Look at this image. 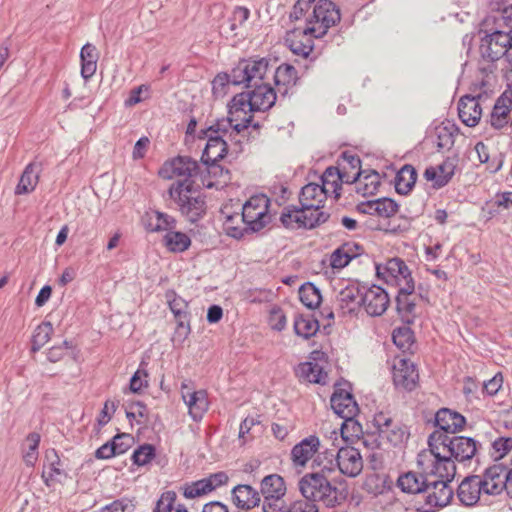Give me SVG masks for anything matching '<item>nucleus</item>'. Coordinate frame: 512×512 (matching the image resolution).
<instances>
[{
  "label": "nucleus",
  "instance_id": "4be33fe9",
  "mask_svg": "<svg viewBox=\"0 0 512 512\" xmlns=\"http://www.w3.org/2000/svg\"><path fill=\"white\" fill-rule=\"evenodd\" d=\"M362 286L351 284L341 289L337 296L339 310L343 316L355 315L362 307Z\"/></svg>",
  "mask_w": 512,
  "mask_h": 512
},
{
  "label": "nucleus",
  "instance_id": "8fccbe9b",
  "mask_svg": "<svg viewBox=\"0 0 512 512\" xmlns=\"http://www.w3.org/2000/svg\"><path fill=\"white\" fill-rule=\"evenodd\" d=\"M299 298L302 304L309 309L319 307L322 300L319 288L311 282H306L300 287Z\"/></svg>",
  "mask_w": 512,
  "mask_h": 512
},
{
  "label": "nucleus",
  "instance_id": "de8ad7c7",
  "mask_svg": "<svg viewBox=\"0 0 512 512\" xmlns=\"http://www.w3.org/2000/svg\"><path fill=\"white\" fill-rule=\"evenodd\" d=\"M319 330V322L312 315L299 314L294 319V331L296 335L309 339Z\"/></svg>",
  "mask_w": 512,
  "mask_h": 512
},
{
  "label": "nucleus",
  "instance_id": "a19ab883",
  "mask_svg": "<svg viewBox=\"0 0 512 512\" xmlns=\"http://www.w3.org/2000/svg\"><path fill=\"white\" fill-rule=\"evenodd\" d=\"M286 486L284 479L278 474H270L265 476L260 485V496L263 498L284 497Z\"/></svg>",
  "mask_w": 512,
  "mask_h": 512
},
{
  "label": "nucleus",
  "instance_id": "9b49d317",
  "mask_svg": "<svg viewBox=\"0 0 512 512\" xmlns=\"http://www.w3.org/2000/svg\"><path fill=\"white\" fill-rule=\"evenodd\" d=\"M199 173V164L189 156H177L167 161L160 169L159 174L165 179L178 177L176 182H187L194 185L193 177Z\"/></svg>",
  "mask_w": 512,
  "mask_h": 512
},
{
  "label": "nucleus",
  "instance_id": "3c124183",
  "mask_svg": "<svg viewBox=\"0 0 512 512\" xmlns=\"http://www.w3.org/2000/svg\"><path fill=\"white\" fill-rule=\"evenodd\" d=\"M313 467H319V470L315 473H321L326 479H329L330 475L338 469L337 455L332 452H325L324 455L319 454L313 459Z\"/></svg>",
  "mask_w": 512,
  "mask_h": 512
},
{
  "label": "nucleus",
  "instance_id": "f8f14e48",
  "mask_svg": "<svg viewBox=\"0 0 512 512\" xmlns=\"http://www.w3.org/2000/svg\"><path fill=\"white\" fill-rule=\"evenodd\" d=\"M490 96L470 87V93L462 96L458 102V116L463 124L475 127L482 116L481 102Z\"/></svg>",
  "mask_w": 512,
  "mask_h": 512
},
{
  "label": "nucleus",
  "instance_id": "e433bc0d",
  "mask_svg": "<svg viewBox=\"0 0 512 512\" xmlns=\"http://www.w3.org/2000/svg\"><path fill=\"white\" fill-rule=\"evenodd\" d=\"M254 112L249 91L235 95L228 105V116L225 119H233V123L240 122L242 118L251 116Z\"/></svg>",
  "mask_w": 512,
  "mask_h": 512
},
{
  "label": "nucleus",
  "instance_id": "69168bd1",
  "mask_svg": "<svg viewBox=\"0 0 512 512\" xmlns=\"http://www.w3.org/2000/svg\"><path fill=\"white\" fill-rule=\"evenodd\" d=\"M289 506H287L283 500V497H265L262 504L263 512H288Z\"/></svg>",
  "mask_w": 512,
  "mask_h": 512
},
{
  "label": "nucleus",
  "instance_id": "5fc2aeb1",
  "mask_svg": "<svg viewBox=\"0 0 512 512\" xmlns=\"http://www.w3.org/2000/svg\"><path fill=\"white\" fill-rule=\"evenodd\" d=\"M394 344L401 350H409L414 342V334L410 327L404 326L394 329L392 333Z\"/></svg>",
  "mask_w": 512,
  "mask_h": 512
},
{
  "label": "nucleus",
  "instance_id": "6e6d98bb",
  "mask_svg": "<svg viewBox=\"0 0 512 512\" xmlns=\"http://www.w3.org/2000/svg\"><path fill=\"white\" fill-rule=\"evenodd\" d=\"M209 485L210 483H207L205 478L191 482L190 484L185 485L183 495L187 499H194L207 495L212 492Z\"/></svg>",
  "mask_w": 512,
  "mask_h": 512
},
{
  "label": "nucleus",
  "instance_id": "7c9ffc66",
  "mask_svg": "<svg viewBox=\"0 0 512 512\" xmlns=\"http://www.w3.org/2000/svg\"><path fill=\"white\" fill-rule=\"evenodd\" d=\"M484 494L479 475L467 476L458 486L457 497L465 506L475 505Z\"/></svg>",
  "mask_w": 512,
  "mask_h": 512
},
{
  "label": "nucleus",
  "instance_id": "473e14b6",
  "mask_svg": "<svg viewBox=\"0 0 512 512\" xmlns=\"http://www.w3.org/2000/svg\"><path fill=\"white\" fill-rule=\"evenodd\" d=\"M428 483L429 480L426 476L413 471L400 475L397 480V486L404 493L414 494L420 498H423Z\"/></svg>",
  "mask_w": 512,
  "mask_h": 512
},
{
  "label": "nucleus",
  "instance_id": "c9c22d12",
  "mask_svg": "<svg viewBox=\"0 0 512 512\" xmlns=\"http://www.w3.org/2000/svg\"><path fill=\"white\" fill-rule=\"evenodd\" d=\"M512 109V97L503 93L495 102L490 114V124L494 129H502L509 122Z\"/></svg>",
  "mask_w": 512,
  "mask_h": 512
},
{
  "label": "nucleus",
  "instance_id": "0e129e2a",
  "mask_svg": "<svg viewBox=\"0 0 512 512\" xmlns=\"http://www.w3.org/2000/svg\"><path fill=\"white\" fill-rule=\"evenodd\" d=\"M177 495L174 491H166L156 503L154 512H171L176 501Z\"/></svg>",
  "mask_w": 512,
  "mask_h": 512
},
{
  "label": "nucleus",
  "instance_id": "b1692460",
  "mask_svg": "<svg viewBox=\"0 0 512 512\" xmlns=\"http://www.w3.org/2000/svg\"><path fill=\"white\" fill-rule=\"evenodd\" d=\"M435 424L439 428L435 432H444L446 435L455 434L464 429L466 418L457 411L441 408L436 412Z\"/></svg>",
  "mask_w": 512,
  "mask_h": 512
},
{
  "label": "nucleus",
  "instance_id": "5701e85b",
  "mask_svg": "<svg viewBox=\"0 0 512 512\" xmlns=\"http://www.w3.org/2000/svg\"><path fill=\"white\" fill-rule=\"evenodd\" d=\"M395 300L396 310L401 320L407 325L414 323L416 318L415 284L412 285V288L398 289Z\"/></svg>",
  "mask_w": 512,
  "mask_h": 512
},
{
  "label": "nucleus",
  "instance_id": "39448f33",
  "mask_svg": "<svg viewBox=\"0 0 512 512\" xmlns=\"http://www.w3.org/2000/svg\"><path fill=\"white\" fill-rule=\"evenodd\" d=\"M428 446L434 447V450L442 448L457 462L464 463L470 461L478 450V442L472 437L450 436L444 432H433L428 437Z\"/></svg>",
  "mask_w": 512,
  "mask_h": 512
},
{
  "label": "nucleus",
  "instance_id": "423d86ee",
  "mask_svg": "<svg viewBox=\"0 0 512 512\" xmlns=\"http://www.w3.org/2000/svg\"><path fill=\"white\" fill-rule=\"evenodd\" d=\"M271 70V60L266 57L241 59L231 70L232 84L251 88L265 82Z\"/></svg>",
  "mask_w": 512,
  "mask_h": 512
},
{
  "label": "nucleus",
  "instance_id": "aec40b11",
  "mask_svg": "<svg viewBox=\"0 0 512 512\" xmlns=\"http://www.w3.org/2000/svg\"><path fill=\"white\" fill-rule=\"evenodd\" d=\"M506 470L503 464H494L485 469L480 476L484 494L496 496L504 491Z\"/></svg>",
  "mask_w": 512,
  "mask_h": 512
},
{
  "label": "nucleus",
  "instance_id": "4d7b16f0",
  "mask_svg": "<svg viewBox=\"0 0 512 512\" xmlns=\"http://www.w3.org/2000/svg\"><path fill=\"white\" fill-rule=\"evenodd\" d=\"M156 450L151 444H143L134 450L132 454V461L137 466H144L151 462L155 457Z\"/></svg>",
  "mask_w": 512,
  "mask_h": 512
},
{
  "label": "nucleus",
  "instance_id": "052dcab7",
  "mask_svg": "<svg viewBox=\"0 0 512 512\" xmlns=\"http://www.w3.org/2000/svg\"><path fill=\"white\" fill-rule=\"evenodd\" d=\"M494 30H503L512 34V5H509L494 17Z\"/></svg>",
  "mask_w": 512,
  "mask_h": 512
},
{
  "label": "nucleus",
  "instance_id": "c756f323",
  "mask_svg": "<svg viewBox=\"0 0 512 512\" xmlns=\"http://www.w3.org/2000/svg\"><path fill=\"white\" fill-rule=\"evenodd\" d=\"M141 222L147 232L168 231L176 227V219L167 213L150 209L144 213Z\"/></svg>",
  "mask_w": 512,
  "mask_h": 512
},
{
  "label": "nucleus",
  "instance_id": "a18cd8bd",
  "mask_svg": "<svg viewBox=\"0 0 512 512\" xmlns=\"http://www.w3.org/2000/svg\"><path fill=\"white\" fill-rule=\"evenodd\" d=\"M320 186L325 188L327 195L334 194L335 198H339L342 189L340 169L338 167H328L321 176Z\"/></svg>",
  "mask_w": 512,
  "mask_h": 512
},
{
  "label": "nucleus",
  "instance_id": "412c9836",
  "mask_svg": "<svg viewBox=\"0 0 512 512\" xmlns=\"http://www.w3.org/2000/svg\"><path fill=\"white\" fill-rule=\"evenodd\" d=\"M338 470L349 477H356L363 468L362 456L354 447H343L337 452Z\"/></svg>",
  "mask_w": 512,
  "mask_h": 512
},
{
  "label": "nucleus",
  "instance_id": "603ef678",
  "mask_svg": "<svg viewBox=\"0 0 512 512\" xmlns=\"http://www.w3.org/2000/svg\"><path fill=\"white\" fill-rule=\"evenodd\" d=\"M52 333L53 326L50 322L38 325L32 336V352L39 351L51 339Z\"/></svg>",
  "mask_w": 512,
  "mask_h": 512
},
{
  "label": "nucleus",
  "instance_id": "1a4fd4ad",
  "mask_svg": "<svg viewBox=\"0 0 512 512\" xmlns=\"http://www.w3.org/2000/svg\"><path fill=\"white\" fill-rule=\"evenodd\" d=\"M455 461L447 452H443L441 447L437 451L434 450V447H429L428 450L421 451L417 456L419 466L425 469L427 464L431 462V474L446 483H450L456 474Z\"/></svg>",
  "mask_w": 512,
  "mask_h": 512
},
{
  "label": "nucleus",
  "instance_id": "f03ea898",
  "mask_svg": "<svg viewBox=\"0 0 512 512\" xmlns=\"http://www.w3.org/2000/svg\"><path fill=\"white\" fill-rule=\"evenodd\" d=\"M168 194L177 210L190 223L202 219L207 211L206 197L194 185L187 182H173Z\"/></svg>",
  "mask_w": 512,
  "mask_h": 512
},
{
  "label": "nucleus",
  "instance_id": "a878e982",
  "mask_svg": "<svg viewBox=\"0 0 512 512\" xmlns=\"http://www.w3.org/2000/svg\"><path fill=\"white\" fill-rule=\"evenodd\" d=\"M188 390L186 384H182V398L188 407L189 415L194 421H200L209 408L207 392L205 390L185 391Z\"/></svg>",
  "mask_w": 512,
  "mask_h": 512
},
{
  "label": "nucleus",
  "instance_id": "c03bdc74",
  "mask_svg": "<svg viewBox=\"0 0 512 512\" xmlns=\"http://www.w3.org/2000/svg\"><path fill=\"white\" fill-rule=\"evenodd\" d=\"M417 180L416 169L410 165H404L396 174L395 190L399 194L406 195L414 187Z\"/></svg>",
  "mask_w": 512,
  "mask_h": 512
},
{
  "label": "nucleus",
  "instance_id": "680f3d73",
  "mask_svg": "<svg viewBox=\"0 0 512 512\" xmlns=\"http://www.w3.org/2000/svg\"><path fill=\"white\" fill-rule=\"evenodd\" d=\"M134 508L132 500L121 498L103 506L101 512H133Z\"/></svg>",
  "mask_w": 512,
  "mask_h": 512
},
{
  "label": "nucleus",
  "instance_id": "9d476101",
  "mask_svg": "<svg viewBox=\"0 0 512 512\" xmlns=\"http://www.w3.org/2000/svg\"><path fill=\"white\" fill-rule=\"evenodd\" d=\"M376 275L387 285L412 288L415 284L411 270L405 261L399 257L388 259L384 264H376Z\"/></svg>",
  "mask_w": 512,
  "mask_h": 512
},
{
  "label": "nucleus",
  "instance_id": "09e8293b",
  "mask_svg": "<svg viewBox=\"0 0 512 512\" xmlns=\"http://www.w3.org/2000/svg\"><path fill=\"white\" fill-rule=\"evenodd\" d=\"M408 429L398 423H392L391 426L385 428L379 436L386 440L393 447L403 446L409 438Z\"/></svg>",
  "mask_w": 512,
  "mask_h": 512
},
{
  "label": "nucleus",
  "instance_id": "c85d7f7f",
  "mask_svg": "<svg viewBox=\"0 0 512 512\" xmlns=\"http://www.w3.org/2000/svg\"><path fill=\"white\" fill-rule=\"evenodd\" d=\"M250 89L249 94L254 112L269 110L278 98V92L266 82L253 86Z\"/></svg>",
  "mask_w": 512,
  "mask_h": 512
},
{
  "label": "nucleus",
  "instance_id": "ea45409f",
  "mask_svg": "<svg viewBox=\"0 0 512 512\" xmlns=\"http://www.w3.org/2000/svg\"><path fill=\"white\" fill-rule=\"evenodd\" d=\"M308 35L303 34V30L295 29L287 34L285 43L295 55L307 57L313 50V42L310 38L302 41L300 37Z\"/></svg>",
  "mask_w": 512,
  "mask_h": 512
},
{
  "label": "nucleus",
  "instance_id": "72a5a7b5",
  "mask_svg": "<svg viewBox=\"0 0 512 512\" xmlns=\"http://www.w3.org/2000/svg\"><path fill=\"white\" fill-rule=\"evenodd\" d=\"M232 500L237 508L249 511L260 504L261 496L252 486L239 484L232 490Z\"/></svg>",
  "mask_w": 512,
  "mask_h": 512
},
{
  "label": "nucleus",
  "instance_id": "bb28decb",
  "mask_svg": "<svg viewBox=\"0 0 512 512\" xmlns=\"http://www.w3.org/2000/svg\"><path fill=\"white\" fill-rule=\"evenodd\" d=\"M273 79L277 87L279 99H284L288 96L290 89H292L297 82V70L294 66L283 63L277 68L272 66Z\"/></svg>",
  "mask_w": 512,
  "mask_h": 512
},
{
  "label": "nucleus",
  "instance_id": "2eb2a0df",
  "mask_svg": "<svg viewBox=\"0 0 512 512\" xmlns=\"http://www.w3.org/2000/svg\"><path fill=\"white\" fill-rule=\"evenodd\" d=\"M418 372L412 361L396 358L392 366L393 383L397 389L412 391L418 381Z\"/></svg>",
  "mask_w": 512,
  "mask_h": 512
},
{
  "label": "nucleus",
  "instance_id": "bf43d9fd",
  "mask_svg": "<svg viewBox=\"0 0 512 512\" xmlns=\"http://www.w3.org/2000/svg\"><path fill=\"white\" fill-rule=\"evenodd\" d=\"M398 204L391 198L376 199V215L389 218L394 216L398 211Z\"/></svg>",
  "mask_w": 512,
  "mask_h": 512
},
{
  "label": "nucleus",
  "instance_id": "58836bf2",
  "mask_svg": "<svg viewBox=\"0 0 512 512\" xmlns=\"http://www.w3.org/2000/svg\"><path fill=\"white\" fill-rule=\"evenodd\" d=\"M99 53L97 48L91 44L86 43L80 51L81 60V76L83 79H90L96 72Z\"/></svg>",
  "mask_w": 512,
  "mask_h": 512
},
{
  "label": "nucleus",
  "instance_id": "37998d69",
  "mask_svg": "<svg viewBox=\"0 0 512 512\" xmlns=\"http://www.w3.org/2000/svg\"><path fill=\"white\" fill-rule=\"evenodd\" d=\"M296 373L306 382L322 385L326 383L327 373L318 363H301L298 365Z\"/></svg>",
  "mask_w": 512,
  "mask_h": 512
},
{
  "label": "nucleus",
  "instance_id": "49530a36",
  "mask_svg": "<svg viewBox=\"0 0 512 512\" xmlns=\"http://www.w3.org/2000/svg\"><path fill=\"white\" fill-rule=\"evenodd\" d=\"M165 247L173 253H182L191 245L190 237L183 232L170 229L163 237Z\"/></svg>",
  "mask_w": 512,
  "mask_h": 512
},
{
  "label": "nucleus",
  "instance_id": "e2e57ef3",
  "mask_svg": "<svg viewBox=\"0 0 512 512\" xmlns=\"http://www.w3.org/2000/svg\"><path fill=\"white\" fill-rule=\"evenodd\" d=\"M345 247H338L330 256V265L334 269H342L351 262Z\"/></svg>",
  "mask_w": 512,
  "mask_h": 512
},
{
  "label": "nucleus",
  "instance_id": "4468645a",
  "mask_svg": "<svg viewBox=\"0 0 512 512\" xmlns=\"http://www.w3.org/2000/svg\"><path fill=\"white\" fill-rule=\"evenodd\" d=\"M453 497V490L443 480L429 481L423 496L424 503L417 509L421 512H434L436 508L448 505Z\"/></svg>",
  "mask_w": 512,
  "mask_h": 512
},
{
  "label": "nucleus",
  "instance_id": "338daca9",
  "mask_svg": "<svg viewBox=\"0 0 512 512\" xmlns=\"http://www.w3.org/2000/svg\"><path fill=\"white\" fill-rule=\"evenodd\" d=\"M132 440L133 438L127 433H121L114 436L111 442L115 448L116 454H124L131 447Z\"/></svg>",
  "mask_w": 512,
  "mask_h": 512
},
{
  "label": "nucleus",
  "instance_id": "393cba45",
  "mask_svg": "<svg viewBox=\"0 0 512 512\" xmlns=\"http://www.w3.org/2000/svg\"><path fill=\"white\" fill-rule=\"evenodd\" d=\"M327 196L325 188L321 187L320 184L308 183L302 187L300 191L299 203L313 214L325 213L320 209L322 208Z\"/></svg>",
  "mask_w": 512,
  "mask_h": 512
},
{
  "label": "nucleus",
  "instance_id": "774afa93",
  "mask_svg": "<svg viewBox=\"0 0 512 512\" xmlns=\"http://www.w3.org/2000/svg\"><path fill=\"white\" fill-rule=\"evenodd\" d=\"M317 503L312 499L296 500L290 506L288 512H318Z\"/></svg>",
  "mask_w": 512,
  "mask_h": 512
},
{
  "label": "nucleus",
  "instance_id": "864d4df0",
  "mask_svg": "<svg viewBox=\"0 0 512 512\" xmlns=\"http://www.w3.org/2000/svg\"><path fill=\"white\" fill-rule=\"evenodd\" d=\"M358 181L357 191L364 196L374 194L380 185L379 174L376 171L365 172Z\"/></svg>",
  "mask_w": 512,
  "mask_h": 512
},
{
  "label": "nucleus",
  "instance_id": "4c0bfd02",
  "mask_svg": "<svg viewBox=\"0 0 512 512\" xmlns=\"http://www.w3.org/2000/svg\"><path fill=\"white\" fill-rule=\"evenodd\" d=\"M40 172L41 164L34 162L29 163L20 176L19 182L15 188V194L23 195L33 192L38 184Z\"/></svg>",
  "mask_w": 512,
  "mask_h": 512
},
{
  "label": "nucleus",
  "instance_id": "ddd939ff",
  "mask_svg": "<svg viewBox=\"0 0 512 512\" xmlns=\"http://www.w3.org/2000/svg\"><path fill=\"white\" fill-rule=\"evenodd\" d=\"M512 49V34L503 30H494L481 39L480 53L482 58L499 60Z\"/></svg>",
  "mask_w": 512,
  "mask_h": 512
},
{
  "label": "nucleus",
  "instance_id": "6ab92c4d",
  "mask_svg": "<svg viewBox=\"0 0 512 512\" xmlns=\"http://www.w3.org/2000/svg\"><path fill=\"white\" fill-rule=\"evenodd\" d=\"M330 402L335 414L343 418L346 422H352L359 412L358 404L354 396L345 389H335Z\"/></svg>",
  "mask_w": 512,
  "mask_h": 512
},
{
  "label": "nucleus",
  "instance_id": "79ce46f5",
  "mask_svg": "<svg viewBox=\"0 0 512 512\" xmlns=\"http://www.w3.org/2000/svg\"><path fill=\"white\" fill-rule=\"evenodd\" d=\"M457 131L458 128L454 124H451L450 122H443L442 124L435 127L434 142L438 148V151H448L453 147Z\"/></svg>",
  "mask_w": 512,
  "mask_h": 512
},
{
  "label": "nucleus",
  "instance_id": "dca6fc26",
  "mask_svg": "<svg viewBox=\"0 0 512 512\" xmlns=\"http://www.w3.org/2000/svg\"><path fill=\"white\" fill-rule=\"evenodd\" d=\"M362 307L370 316H380L388 308L390 299L388 293L378 285L362 286Z\"/></svg>",
  "mask_w": 512,
  "mask_h": 512
},
{
  "label": "nucleus",
  "instance_id": "6e6552de",
  "mask_svg": "<svg viewBox=\"0 0 512 512\" xmlns=\"http://www.w3.org/2000/svg\"><path fill=\"white\" fill-rule=\"evenodd\" d=\"M329 213H312L301 204L287 205L280 215L281 224L289 230H312L328 221Z\"/></svg>",
  "mask_w": 512,
  "mask_h": 512
},
{
  "label": "nucleus",
  "instance_id": "2f4dec72",
  "mask_svg": "<svg viewBox=\"0 0 512 512\" xmlns=\"http://www.w3.org/2000/svg\"><path fill=\"white\" fill-rule=\"evenodd\" d=\"M495 61L496 60L482 58L478 68L479 79H477V81L471 85V87L489 96L494 93V88L496 85Z\"/></svg>",
  "mask_w": 512,
  "mask_h": 512
},
{
  "label": "nucleus",
  "instance_id": "0eeeda50",
  "mask_svg": "<svg viewBox=\"0 0 512 512\" xmlns=\"http://www.w3.org/2000/svg\"><path fill=\"white\" fill-rule=\"evenodd\" d=\"M340 18V10L334 2L318 0L306 19L307 26L303 29V34L320 38L327 33L330 27L339 22Z\"/></svg>",
  "mask_w": 512,
  "mask_h": 512
},
{
  "label": "nucleus",
  "instance_id": "a211bd4d",
  "mask_svg": "<svg viewBox=\"0 0 512 512\" xmlns=\"http://www.w3.org/2000/svg\"><path fill=\"white\" fill-rule=\"evenodd\" d=\"M165 297L177 321L176 334L186 338L191 331L188 303L182 297L178 296L174 290H168Z\"/></svg>",
  "mask_w": 512,
  "mask_h": 512
},
{
  "label": "nucleus",
  "instance_id": "13d9d810",
  "mask_svg": "<svg viewBox=\"0 0 512 512\" xmlns=\"http://www.w3.org/2000/svg\"><path fill=\"white\" fill-rule=\"evenodd\" d=\"M512 450V437H498L492 442L491 456L495 460L502 459Z\"/></svg>",
  "mask_w": 512,
  "mask_h": 512
},
{
  "label": "nucleus",
  "instance_id": "20e7f679",
  "mask_svg": "<svg viewBox=\"0 0 512 512\" xmlns=\"http://www.w3.org/2000/svg\"><path fill=\"white\" fill-rule=\"evenodd\" d=\"M298 487L304 498L312 499L316 503L322 502L326 507H335L342 501L338 489L321 473L305 474L299 480Z\"/></svg>",
  "mask_w": 512,
  "mask_h": 512
},
{
  "label": "nucleus",
  "instance_id": "f3484780",
  "mask_svg": "<svg viewBox=\"0 0 512 512\" xmlns=\"http://www.w3.org/2000/svg\"><path fill=\"white\" fill-rule=\"evenodd\" d=\"M204 133L207 137V143L202 152L201 161L210 166L225 157L229 150V142L222 132L215 133L208 131L207 128Z\"/></svg>",
  "mask_w": 512,
  "mask_h": 512
},
{
  "label": "nucleus",
  "instance_id": "f704fd0d",
  "mask_svg": "<svg viewBox=\"0 0 512 512\" xmlns=\"http://www.w3.org/2000/svg\"><path fill=\"white\" fill-rule=\"evenodd\" d=\"M454 173L455 165L447 160L435 167L431 166L426 168L424 177L427 181L433 182L435 189H440L449 183Z\"/></svg>",
  "mask_w": 512,
  "mask_h": 512
},
{
  "label": "nucleus",
  "instance_id": "cd10ccee",
  "mask_svg": "<svg viewBox=\"0 0 512 512\" xmlns=\"http://www.w3.org/2000/svg\"><path fill=\"white\" fill-rule=\"evenodd\" d=\"M320 439L316 435H310L302 439L291 450V460L294 466L303 467L318 452Z\"/></svg>",
  "mask_w": 512,
  "mask_h": 512
},
{
  "label": "nucleus",
  "instance_id": "7ed1b4c3",
  "mask_svg": "<svg viewBox=\"0 0 512 512\" xmlns=\"http://www.w3.org/2000/svg\"><path fill=\"white\" fill-rule=\"evenodd\" d=\"M260 124L253 123L252 116L244 117L240 122L233 123V119H217L208 127V131L222 132L229 142V149L235 154L244 151L245 144L255 140L259 134Z\"/></svg>",
  "mask_w": 512,
  "mask_h": 512
},
{
  "label": "nucleus",
  "instance_id": "f257e3e1",
  "mask_svg": "<svg viewBox=\"0 0 512 512\" xmlns=\"http://www.w3.org/2000/svg\"><path fill=\"white\" fill-rule=\"evenodd\" d=\"M270 199L264 195L252 196L242 208L241 213L227 215L224 222L226 234L235 239H241L247 233L262 230L269 222L268 209Z\"/></svg>",
  "mask_w": 512,
  "mask_h": 512
}]
</instances>
